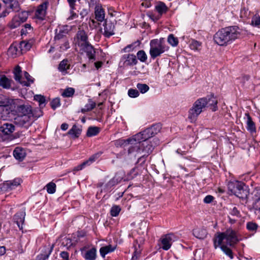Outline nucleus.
I'll use <instances>...</instances> for the list:
<instances>
[{
	"mask_svg": "<svg viewBox=\"0 0 260 260\" xmlns=\"http://www.w3.org/2000/svg\"><path fill=\"white\" fill-rule=\"evenodd\" d=\"M14 118V122L15 124L20 126L25 124H29L31 120V117L26 115H18Z\"/></svg>",
	"mask_w": 260,
	"mask_h": 260,
	"instance_id": "obj_13",
	"label": "nucleus"
},
{
	"mask_svg": "<svg viewBox=\"0 0 260 260\" xmlns=\"http://www.w3.org/2000/svg\"><path fill=\"white\" fill-rule=\"evenodd\" d=\"M251 24L255 26L260 27V16H254L251 20Z\"/></svg>",
	"mask_w": 260,
	"mask_h": 260,
	"instance_id": "obj_53",
	"label": "nucleus"
},
{
	"mask_svg": "<svg viewBox=\"0 0 260 260\" xmlns=\"http://www.w3.org/2000/svg\"><path fill=\"white\" fill-rule=\"evenodd\" d=\"M193 235L197 238L204 239L207 235V232L204 228H197L193 230Z\"/></svg>",
	"mask_w": 260,
	"mask_h": 260,
	"instance_id": "obj_25",
	"label": "nucleus"
},
{
	"mask_svg": "<svg viewBox=\"0 0 260 260\" xmlns=\"http://www.w3.org/2000/svg\"><path fill=\"white\" fill-rule=\"evenodd\" d=\"M70 64L68 59H64L62 60L59 64L58 69V70L64 74L67 73V70L70 69Z\"/></svg>",
	"mask_w": 260,
	"mask_h": 260,
	"instance_id": "obj_28",
	"label": "nucleus"
},
{
	"mask_svg": "<svg viewBox=\"0 0 260 260\" xmlns=\"http://www.w3.org/2000/svg\"><path fill=\"white\" fill-rule=\"evenodd\" d=\"M14 75V79L16 81L19 82L23 86H28L29 84L26 82L25 81L22 80L21 77V69L19 66H17L13 71Z\"/></svg>",
	"mask_w": 260,
	"mask_h": 260,
	"instance_id": "obj_19",
	"label": "nucleus"
},
{
	"mask_svg": "<svg viewBox=\"0 0 260 260\" xmlns=\"http://www.w3.org/2000/svg\"><path fill=\"white\" fill-rule=\"evenodd\" d=\"M137 88L142 93L146 92L149 89V87L147 84L142 83H138Z\"/></svg>",
	"mask_w": 260,
	"mask_h": 260,
	"instance_id": "obj_45",
	"label": "nucleus"
},
{
	"mask_svg": "<svg viewBox=\"0 0 260 260\" xmlns=\"http://www.w3.org/2000/svg\"><path fill=\"white\" fill-rule=\"evenodd\" d=\"M13 81L7 78L5 75H0V86L5 89H10L11 87Z\"/></svg>",
	"mask_w": 260,
	"mask_h": 260,
	"instance_id": "obj_24",
	"label": "nucleus"
},
{
	"mask_svg": "<svg viewBox=\"0 0 260 260\" xmlns=\"http://www.w3.org/2000/svg\"><path fill=\"white\" fill-rule=\"evenodd\" d=\"M95 103L92 101L91 99H89L88 103L85 105L84 108L81 109V112L84 113L86 112L91 111L95 107Z\"/></svg>",
	"mask_w": 260,
	"mask_h": 260,
	"instance_id": "obj_36",
	"label": "nucleus"
},
{
	"mask_svg": "<svg viewBox=\"0 0 260 260\" xmlns=\"http://www.w3.org/2000/svg\"><path fill=\"white\" fill-rule=\"evenodd\" d=\"M95 19L100 22H102L105 19V11L100 6H96L95 8Z\"/></svg>",
	"mask_w": 260,
	"mask_h": 260,
	"instance_id": "obj_23",
	"label": "nucleus"
},
{
	"mask_svg": "<svg viewBox=\"0 0 260 260\" xmlns=\"http://www.w3.org/2000/svg\"><path fill=\"white\" fill-rule=\"evenodd\" d=\"M81 131L82 129L78 127L76 125H74L68 132V134L74 138H77L80 135Z\"/></svg>",
	"mask_w": 260,
	"mask_h": 260,
	"instance_id": "obj_32",
	"label": "nucleus"
},
{
	"mask_svg": "<svg viewBox=\"0 0 260 260\" xmlns=\"http://www.w3.org/2000/svg\"><path fill=\"white\" fill-rule=\"evenodd\" d=\"M249 79V76L248 75H244L238 78V81L242 84V85H244L245 82L248 81Z\"/></svg>",
	"mask_w": 260,
	"mask_h": 260,
	"instance_id": "obj_56",
	"label": "nucleus"
},
{
	"mask_svg": "<svg viewBox=\"0 0 260 260\" xmlns=\"http://www.w3.org/2000/svg\"><path fill=\"white\" fill-rule=\"evenodd\" d=\"M177 240V237L173 233L166 234L160 239L161 247L165 250H169L174 241Z\"/></svg>",
	"mask_w": 260,
	"mask_h": 260,
	"instance_id": "obj_9",
	"label": "nucleus"
},
{
	"mask_svg": "<svg viewBox=\"0 0 260 260\" xmlns=\"http://www.w3.org/2000/svg\"><path fill=\"white\" fill-rule=\"evenodd\" d=\"M24 75L25 79H27V83L29 84V85H30V84L34 82V78H32L27 72H25ZM25 82H26V81Z\"/></svg>",
	"mask_w": 260,
	"mask_h": 260,
	"instance_id": "obj_58",
	"label": "nucleus"
},
{
	"mask_svg": "<svg viewBox=\"0 0 260 260\" xmlns=\"http://www.w3.org/2000/svg\"><path fill=\"white\" fill-rule=\"evenodd\" d=\"M77 38L78 40V45L80 47L89 43V42L88 41V37L86 32L83 30L78 31L77 34Z\"/></svg>",
	"mask_w": 260,
	"mask_h": 260,
	"instance_id": "obj_17",
	"label": "nucleus"
},
{
	"mask_svg": "<svg viewBox=\"0 0 260 260\" xmlns=\"http://www.w3.org/2000/svg\"><path fill=\"white\" fill-rule=\"evenodd\" d=\"M8 7L13 11L18 12L20 10V3L18 0H12L9 4Z\"/></svg>",
	"mask_w": 260,
	"mask_h": 260,
	"instance_id": "obj_35",
	"label": "nucleus"
},
{
	"mask_svg": "<svg viewBox=\"0 0 260 260\" xmlns=\"http://www.w3.org/2000/svg\"><path fill=\"white\" fill-rule=\"evenodd\" d=\"M134 141H135L134 136L133 137L126 140L119 139L116 140L115 142V145L116 147H125L129 145V142Z\"/></svg>",
	"mask_w": 260,
	"mask_h": 260,
	"instance_id": "obj_30",
	"label": "nucleus"
},
{
	"mask_svg": "<svg viewBox=\"0 0 260 260\" xmlns=\"http://www.w3.org/2000/svg\"><path fill=\"white\" fill-rule=\"evenodd\" d=\"M115 23L111 22V21H108L106 20L104 23V32L103 35L107 38L114 35V29H115Z\"/></svg>",
	"mask_w": 260,
	"mask_h": 260,
	"instance_id": "obj_14",
	"label": "nucleus"
},
{
	"mask_svg": "<svg viewBox=\"0 0 260 260\" xmlns=\"http://www.w3.org/2000/svg\"><path fill=\"white\" fill-rule=\"evenodd\" d=\"M128 95L131 98H136L139 95V92L137 89H129L128 91Z\"/></svg>",
	"mask_w": 260,
	"mask_h": 260,
	"instance_id": "obj_55",
	"label": "nucleus"
},
{
	"mask_svg": "<svg viewBox=\"0 0 260 260\" xmlns=\"http://www.w3.org/2000/svg\"><path fill=\"white\" fill-rule=\"evenodd\" d=\"M33 28L30 24H25L21 30V35H26L32 32Z\"/></svg>",
	"mask_w": 260,
	"mask_h": 260,
	"instance_id": "obj_40",
	"label": "nucleus"
},
{
	"mask_svg": "<svg viewBox=\"0 0 260 260\" xmlns=\"http://www.w3.org/2000/svg\"><path fill=\"white\" fill-rule=\"evenodd\" d=\"M137 56L138 59L142 62H146L147 59V55L143 50H140L137 52Z\"/></svg>",
	"mask_w": 260,
	"mask_h": 260,
	"instance_id": "obj_41",
	"label": "nucleus"
},
{
	"mask_svg": "<svg viewBox=\"0 0 260 260\" xmlns=\"http://www.w3.org/2000/svg\"><path fill=\"white\" fill-rule=\"evenodd\" d=\"M45 187L46 188L47 192L51 194V193H53L55 192L56 184L52 182H51L48 183L46 185Z\"/></svg>",
	"mask_w": 260,
	"mask_h": 260,
	"instance_id": "obj_44",
	"label": "nucleus"
},
{
	"mask_svg": "<svg viewBox=\"0 0 260 260\" xmlns=\"http://www.w3.org/2000/svg\"><path fill=\"white\" fill-rule=\"evenodd\" d=\"M129 145L131 146H129L128 149V154L136 157L142 154L139 141L131 142Z\"/></svg>",
	"mask_w": 260,
	"mask_h": 260,
	"instance_id": "obj_12",
	"label": "nucleus"
},
{
	"mask_svg": "<svg viewBox=\"0 0 260 260\" xmlns=\"http://www.w3.org/2000/svg\"><path fill=\"white\" fill-rule=\"evenodd\" d=\"M138 60L137 57L134 54L123 55L120 59V63H122L123 67L133 66L137 64Z\"/></svg>",
	"mask_w": 260,
	"mask_h": 260,
	"instance_id": "obj_11",
	"label": "nucleus"
},
{
	"mask_svg": "<svg viewBox=\"0 0 260 260\" xmlns=\"http://www.w3.org/2000/svg\"><path fill=\"white\" fill-rule=\"evenodd\" d=\"M22 181L19 178H16L9 183V185L12 189L19 185Z\"/></svg>",
	"mask_w": 260,
	"mask_h": 260,
	"instance_id": "obj_51",
	"label": "nucleus"
},
{
	"mask_svg": "<svg viewBox=\"0 0 260 260\" xmlns=\"http://www.w3.org/2000/svg\"><path fill=\"white\" fill-rule=\"evenodd\" d=\"M34 100L39 103L40 106L45 104L46 102L45 98L43 95H36L34 96Z\"/></svg>",
	"mask_w": 260,
	"mask_h": 260,
	"instance_id": "obj_52",
	"label": "nucleus"
},
{
	"mask_svg": "<svg viewBox=\"0 0 260 260\" xmlns=\"http://www.w3.org/2000/svg\"><path fill=\"white\" fill-rule=\"evenodd\" d=\"M0 129L5 135H9L13 133L15 128L14 124L7 122L0 127Z\"/></svg>",
	"mask_w": 260,
	"mask_h": 260,
	"instance_id": "obj_22",
	"label": "nucleus"
},
{
	"mask_svg": "<svg viewBox=\"0 0 260 260\" xmlns=\"http://www.w3.org/2000/svg\"><path fill=\"white\" fill-rule=\"evenodd\" d=\"M75 93V89L72 87H68L65 89L61 95L63 97H71Z\"/></svg>",
	"mask_w": 260,
	"mask_h": 260,
	"instance_id": "obj_42",
	"label": "nucleus"
},
{
	"mask_svg": "<svg viewBox=\"0 0 260 260\" xmlns=\"http://www.w3.org/2000/svg\"><path fill=\"white\" fill-rule=\"evenodd\" d=\"M51 108L55 110L56 108L60 106V100L59 98L54 99L50 103Z\"/></svg>",
	"mask_w": 260,
	"mask_h": 260,
	"instance_id": "obj_50",
	"label": "nucleus"
},
{
	"mask_svg": "<svg viewBox=\"0 0 260 260\" xmlns=\"http://www.w3.org/2000/svg\"><path fill=\"white\" fill-rule=\"evenodd\" d=\"M75 9L70 10L71 16L68 18L69 20H73L78 17V15L76 13L74 12V10Z\"/></svg>",
	"mask_w": 260,
	"mask_h": 260,
	"instance_id": "obj_64",
	"label": "nucleus"
},
{
	"mask_svg": "<svg viewBox=\"0 0 260 260\" xmlns=\"http://www.w3.org/2000/svg\"><path fill=\"white\" fill-rule=\"evenodd\" d=\"M254 197L255 199L253 204V207L256 210H260V188L257 190Z\"/></svg>",
	"mask_w": 260,
	"mask_h": 260,
	"instance_id": "obj_38",
	"label": "nucleus"
},
{
	"mask_svg": "<svg viewBox=\"0 0 260 260\" xmlns=\"http://www.w3.org/2000/svg\"><path fill=\"white\" fill-rule=\"evenodd\" d=\"M84 257L86 260H95L96 257V248L93 247L85 252Z\"/></svg>",
	"mask_w": 260,
	"mask_h": 260,
	"instance_id": "obj_27",
	"label": "nucleus"
},
{
	"mask_svg": "<svg viewBox=\"0 0 260 260\" xmlns=\"http://www.w3.org/2000/svg\"><path fill=\"white\" fill-rule=\"evenodd\" d=\"M206 99L207 107H210L212 111H216L217 110V100L213 96H208L205 98Z\"/></svg>",
	"mask_w": 260,
	"mask_h": 260,
	"instance_id": "obj_21",
	"label": "nucleus"
},
{
	"mask_svg": "<svg viewBox=\"0 0 260 260\" xmlns=\"http://www.w3.org/2000/svg\"><path fill=\"white\" fill-rule=\"evenodd\" d=\"M81 50L86 53V55L90 60H95V50L91 45L89 43L81 47Z\"/></svg>",
	"mask_w": 260,
	"mask_h": 260,
	"instance_id": "obj_16",
	"label": "nucleus"
},
{
	"mask_svg": "<svg viewBox=\"0 0 260 260\" xmlns=\"http://www.w3.org/2000/svg\"><path fill=\"white\" fill-rule=\"evenodd\" d=\"M25 213L24 211H20L17 213L14 216V220L16 222L20 230L23 228V224L24 222Z\"/></svg>",
	"mask_w": 260,
	"mask_h": 260,
	"instance_id": "obj_20",
	"label": "nucleus"
},
{
	"mask_svg": "<svg viewBox=\"0 0 260 260\" xmlns=\"http://www.w3.org/2000/svg\"><path fill=\"white\" fill-rule=\"evenodd\" d=\"M67 2L71 9H75L76 0H67Z\"/></svg>",
	"mask_w": 260,
	"mask_h": 260,
	"instance_id": "obj_63",
	"label": "nucleus"
},
{
	"mask_svg": "<svg viewBox=\"0 0 260 260\" xmlns=\"http://www.w3.org/2000/svg\"><path fill=\"white\" fill-rule=\"evenodd\" d=\"M141 253V250H138L136 247L135 248V251L132 258V260H137Z\"/></svg>",
	"mask_w": 260,
	"mask_h": 260,
	"instance_id": "obj_59",
	"label": "nucleus"
},
{
	"mask_svg": "<svg viewBox=\"0 0 260 260\" xmlns=\"http://www.w3.org/2000/svg\"><path fill=\"white\" fill-rule=\"evenodd\" d=\"M48 5V2L46 1L38 6L35 12V16L38 19L41 20L44 19Z\"/></svg>",
	"mask_w": 260,
	"mask_h": 260,
	"instance_id": "obj_15",
	"label": "nucleus"
},
{
	"mask_svg": "<svg viewBox=\"0 0 260 260\" xmlns=\"http://www.w3.org/2000/svg\"><path fill=\"white\" fill-rule=\"evenodd\" d=\"M140 45V42L137 40L131 44L127 45L123 49V51L124 52H128L134 51L136 48L139 47Z\"/></svg>",
	"mask_w": 260,
	"mask_h": 260,
	"instance_id": "obj_34",
	"label": "nucleus"
},
{
	"mask_svg": "<svg viewBox=\"0 0 260 260\" xmlns=\"http://www.w3.org/2000/svg\"><path fill=\"white\" fill-rule=\"evenodd\" d=\"M230 44L240 38L241 29L237 26H230L223 28Z\"/></svg>",
	"mask_w": 260,
	"mask_h": 260,
	"instance_id": "obj_7",
	"label": "nucleus"
},
{
	"mask_svg": "<svg viewBox=\"0 0 260 260\" xmlns=\"http://www.w3.org/2000/svg\"><path fill=\"white\" fill-rule=\"evenodd\" d=\"M28 18V13L26 12H22L13 17L12 20L9 23L8 26L11 29L15 28L25 22Z\"/></svg>",
	"mask_w": 260,
	"mask_h": 260,
	"instance_id": "obj_8",
	"label": "nucleus"
},
{
	"mask_svg": "<svg viewBox=\"0 0 260 260\" xmlns=\"http://www.w3.org/2000/svg\"><path fill=\"white\" fill-rule=\"evenodd\" d=\"M33 43L32 40L23 41L20 43L19 48L22 52H26L31 48Z\"/></svg>",
	"mask_w": 260,
	"mask_h": 260,
	"instance_id": "obj_29",
	"label": "nucleus"
},
{
	"mask_svg": "<svg viewBox=\"0 0 260 260\" xmlns=\"http://www.w3.org/2000/svg\"><path fill=\"white\" fill-rule=\"evenodd\" d=\"M168 42L173 47H175L178 44V40L173 34H170L168 37Z\"/></svg>",
	"mask_w": 260,
	"mask_h": 260,
	"instance_id": "obj_39",
	"label": "nucleus"
},
{
	"mask_svg": "<svg viewBox=\"0 0 260 260\" xmlns=\"http://www.w3.org/2000/svg\"><path fill=\"white\" fill-rule=\"evenodd\" d=\"M225 240L226 245L231 246H234L240 240L238 238V233L236 231L232 229H228L224 232L219 233L217 236L215 237L214 241V246L217 248L221 245Z\"/></svg>",
	"mask_w": 260,
	"mask_h": 260,
	"instance_id": "obj_2",
	"label": "nucleus"
},
{
	"mask_svg": "<svg viewBox=\"0 0 260 260\" xmlns=\"http://www.w3.org/2000/svg\"><path fill=\"white\" fill-rule=\"evenodd\" d=\"M31 118L34 117L38 118L42 115V111L39 108L36 109L34 110L31 109Z\"/></svg>",
	"mask_w": 260,
	"mask_h": 260,
	"instance_id": "obj_54",
	"label": "nucleus"
},
{
	"mask_svg": "<svg viewBox=\"0 0 260 260\" xmlns=\"http://www.w3.org/2000/svg\"><path fill=\"white\" fill-rule=\"evenodd\" d=\"M189 46L190 49L192 50H198L200 49V47L201 46V43L193 40L191 42Z\"/></svg>",
	"mask_w": 260,
	"mask_h": 260,
	"instance_id": "obj_47",
	"label": "nucleus"
},
{
	"mask_svg": "<svg viewBox=\"0 0 260 260\" xmlns=\"http://www.w3.org/2000/svg\"><path fill=\"white\" fill-rule=\"evenodd\" d=\"M160 129V125L156 124L134 135L135 141H139L142 153L148 155L159 144L158 139L155 138L151 140L150 138L157 134Z\"/></svg>",
	"mask_w": 260,
	"mask_h": 260,
	"instance_id": "obj_1",
	"label": "nucleus"
},
{
	"mask_svg": "<svg viewBox=\"0 0 260 260\" xmlns=\"http://www.w3.org/2000/svg\"><path fill=\"white\" fill-rule=\"evenodd\" d=\"M11 106H14L13 111L17 114L32 116L31 107L28 105L22 104L21 101L20 100L16 99L14 100Z\"/></svg>",
	"mask_w": 260,
	"mask_h": 260,
	"instance_id": "obj_6",
	"label": "nucleus"
},
{
	"mask_svg": "<svg viewBox=\"0 0 260 260\" xmlns=\"http://www.w3.org/2000/svg\"><path fill=\"white\" fill-rule=\"evenodd\" d=\"M115 249V247H113L111 245L102 247L100 249V252L103 257H105V255L108 253L112 252Z\"/></svg>",
	"mask_w": 260,
	"mask_h": 260,
	"instance_id": "obj_33",
	"label": "nucleus"
},
{
	"mask_svg": "<svg viewBox=\"0 0 260 260\" xmlns=\"http://www.w3.org/2000/svg\"><path fill=\"white\" fill-rule=\"evenodd\" d=\"M246 228L249 231L255 232L258 228V225L255 222L249 221L246 223Z\"/></svg>",
	"mask_w": 260,
	"mask_h": 260,
	"instance_id": "obj_43",
	"label": "nucleus"
},
{
	"mask_svg": "<svg viewBox=\"0 0 260 260\" xmlns=\"http://www.w3.org/2000/svg\"><path fill=\"white\" fill-rule=\"evenodd\" d=\"M103 152L102 151H99L92 155H91L88 160L86 161H88V165H90L91 163L95 161L100 156L102 155Z\"/></svg>",
	"mask_w": 260,
	"mask_h": 260,
	"instance_id": "obj_48",
	"label": "nucleus"
},
{
	"mask_svg": "<svg viewBox=\"0 0 260 260\" xmlns=\"http://www.w3.org/2000/svg\"><path fill=\"white\" fill-rule=\"evenodd\" d=\"M245 184L239 181H229L228 183L229 190L239 198H244L247 196V191L244 189Z\"/></svg>",
	"mask_w": 260,
	"mask_h": 260,
	"instance_id": "obj_5",
	"label": "nucleus"
},
{
	"mask_svg": "<svg viewBox=\"0 0 260 260\" xmlns=\"http://www.w3.org/2000/svg\"><path fill=\"white\" fill-rule=\"evenodd\" d=\"M223 28L219 29L214 36L215 42L220 46H224L230 44Z\"/></svg>",
	"mask_w": 260,
	"mask_h": 260,
	"instance_id": "obj_10",
	"label": "nucleus"
},
{
	"mask_svg": "<svg viewBox=\"0 0 260 260\" xmlns=\"http://www.w3.org/2000/svg\"><path fill=\"white\" fill-rule=\"evenodd\" d=\"M162 40L158 41L154 39L150 41L149 53L151 58L154 59L160 56L161 54L168 50L169 47L162 43Z\"/></svg>",
	"mask_w": 260,
	"mask_h": 260,
	"instance_id": "obj_4",
	"label": "nucleus"
},
{
	"mask_svg": "<svg viewBox=\"0 0 260 260\" xmlns=\"http://www.w3.org/2000/svg\"><path fill=\"white\" fill-rule=\"evenodd\" d=\"M219 246H220V248L221 249V250L228 256H229L231 258H233V252L230 248H228L226 246L223 245H221Z\"/></svg>",
	"mask_w": 260,
	"mask_h": 260,
	"instance_id": "obj_49",
	"label": "nucleus"
},
{
	"mask_svg": "<svg viewBox=\"0 0 260 260\" xmlns=\"http://www.w3.org/2000/svg\"><path fill=\"white\" fill-rule=\"evenodd\" d=\"M206 99L202 98L198 99L188 111V118L191 122L196 121L198 116L207 107Z\"/></svg>",
	"mask_w": 260,
	"mask_h": 260,
	"instance_id": "obj_3",
	"label": "nucleus"
},
{
	"mask_svg": "<svg viewBox=\"0 0 260 260\" xmlns=\"http://www.w3.org/2000/svg\"><path fill=\"white\" fill-rule=\"evenodd\" d=\"M245 116L247 117V129L251 133H253L256 132V127L255 123L252 120V118L249 115V113H245Z\"/></svg>",
	"mask_w": 260,
	"mask_h": 260,
	"instance_id": "obj_26",
	"label": "nucleus"
},
{
	"mask_svg": "<svg viewBox=\"0 0 260 260\" xmlns=\"http://www.w3.org/2000/svg\"><path fill=\"white\" fill-rule=\"evenodd\" d=\"M60 256L64 260H69V254L68 252L62 251L60 253Z\"/></svg>",
	"mask_w": 260,
	"mask_h": 260,
	"instance_id": "obj_61",
	"label": "nucleus"
},
{
	"mask_svg": "<svg viewBox=\"0 0 260 260\" xmlns=\"http://www.w3.org/2000/svg\"><path fill=\"white\" fill-rule=\"evenodd\" d=\"M26 155V153L25 149L20 147L15 148L13 151V155L14 157L20 161H22L24 159Z\"/></svg>",
	"mask_w": 260,
	"mask_h": 260,
	"instance_id": "obj_18",
	"label": "nucleus"
},
{
	"mask_svg": "<svg viewBox=\"0 0 260 260\" xmlns=\"http://www.w3.org/2000/svg\"><path fill=\"white\" fill-rule=\"evenodd\" d=\"M120 211L121 208L119 206L114 205L111 208L110 210V213L111 216L116 217L119 215V213L120 212Z\"/></svg>",
	"mask_w": 260,
	"mask_h": 260,
	"instance_id": "obj_46",
	"label": "nucleus"
},
{
	"mask_svg": "<svg viewBox=\"0 0 260 260\" xmlns=\"http://www.w3.org/2000/svg\"><path fill=\"white\" fill-rule=\"evenodd\" d=\"M100 132V128L96 126H90L88 127L86 135L87 137H92L97 135Z\"/></svg>",
	"mask_w": 260,
	"mask_h": 260,
	"instance_id": "obj_37",
	"label": "nucleus"
},
{
	"mask_svg": "<svg viewBox=\"0 0 260 260\" xmlns=\"http://www.w3.org/2000/svg\"><path fill=\"white\" fill-rule=\"evenodd\" d=\"M231 214L238 217L240 216V212L236 207H234L231 210Z\"/></svg>",
	"mask_w": 260,
	"mask_h": 260,
	"instance_id": "obj_62",
	"label": "nucleus"
},
{
	"mask_svg": "<svg viewBox=\"0 0 260 260\" xmlns=\"http://www.w3.org/2000/svg\"><path fill=\"white\" fill-rule=\"evenodd\" d=\"M88 165V161H84L81 164L77 166V167H75L73 169L74 172L78 171L80 170H81L85 166Z\"/></svg>",
	"mask_w": 260,
	"mask_h": 260,
	"instance_id": "obj_57",
	"label": "nucleus"
},
{
	"mask_svg": "<svg viewBox=\"0 0 260 260\" xmlns=\"http://www.w3.org/2000/svg\"><path fill=\"white\" fill-rule=\"evenodd\" d=\"M214 200V197L211 195H208L204 199V203L209 204L211 203Z\"/></svg>",
	"mask_w": 260,
	"mask_h": 260,
	"instance_id": "obj_60",
	"label": "nucleus"
},
{
	"mask_svg": "<svg viewBox=\"0 0 260 260\" xmlns=\"http://www.w3.org/2000/svg\"><path fill=\"white\" fill-rule=\"evenodd\" d=\"M155 9L160 16H161L163 14L166 13L168 10L167 7L163 2L158 3L155 5Z\"/></svg>",
	"mask_w": 260,
	"mask_h": 260,
	"instance_id": "obj_31",
	"label": "nucleus"
}]
</instances>
